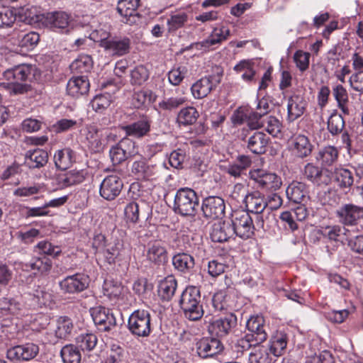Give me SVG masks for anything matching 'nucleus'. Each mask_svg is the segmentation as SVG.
<instances>
[{
	"label": "nucleus",
	"instance_id": "nucleus-1",
	"mask_svg": "<svg viewBox=\"0 0 363 363\" xmlns=\"http://www.w3.org/2000/svg\"><path fill=\"white\" fill-rule=\"evenodd\" d=\"M36 68L30 65L23 64L9 69L4 72V77L9 82L11 93L22 94L30 89V86L26 82L33 78Z\"/></svg>",
	"mask_w": 363,
	"mask_h": 363
},
{
	"label": "nucleus",
	"instance_id": "nucleus-2",
	"mask_svg": "<svg viewBox=\"0 0 363 363\" xmlns=\"http://www.w3.org/2000/svg\"><path fill=\"white\" fill-rule=\"evenodd\" d=\"M179 303L185 318L189 320L196 321L203 315L200 291L196 286L186 287L180 296Z\"/></svg>",
	"mask_w": 363,
	"mask_h": 363
},
{
	"label": "nucleus",
	"instance_id": "nucleus-3",
	"mask_svg": "<svg viewBox=\"0 0 363 363\" xmlns=\"http://www.w3.org/2000/svg\"><path fill=\"white\" fill-rule=\"evenodd\" d=\"M199 206V198L194 190L181 188L174 196V211L182 216H195Z\"/></svg>",
	"mask_w": 363,
	"mask_h": 363
},
{
	"label": "nucleus",
	"instance_id": "nucleus-4",
	"mask_svg": "<svg viewBox=\"0 0 363 363\" xmlns=\"http://www.w3.org/2000/svg\"><path fill=\"white\" fill-rule=\"evenodd\" d=\"M85 140L86 145L91 152H101L105 149L107 143L115 141L116 134L108 129L98 128L95 125H89L85 129Z\"/></svg>",
	"mask_w": 363,
	"mask_h": 363
},
{
	"label": "nucleus",
	"instance_id": "nucleus-5",
	"mask_svg": "<svg viewBox=\"0 0 363 363\" xmlns=\"http://www.w3.org/2000/svg\"><path fill=\"white\" fill-rule=\"evenodd\" d=\"M153 325L150 313L146 310L138 309L129 316L128 329L136 337H147L152 331Z\"/></svg>",
	"mask_w": 363,
	"mask_h": 363
},
{
	"label": "nucleus",
	"instance_id": "nucleus-6",
	"mask_svg": "<svg viewBox=\"0 0 363 363\" xmlns=\"http://www.w3.org/2000/svg\"><path fill=\"white\" fill-rule=\"evenodd\" d=\"M231 226L235 235L247 239L254 234L255 225L248 211L244 210L235 211L231 214Z\"/></svg>",
	"mask_w": 363,
	"mask_h": 363
},
{
	"label": "nucleus",
	"instance_id": "nucleus-7",
	"mask_svg": "<svg viewBox=\"0 0 363 363\" xmlns=\"http://www.w3.org/2000/svg\"><path fill=\"white\" fill-rule=\"evenodd\" d=\"M250 174L257 187L264 191H276L282 184L281 178L275 173L258 169L250 171Z\"/></svg>",
	"mask_w": 363,
	"mask_h": 363
},
{
	"label": "nucleus",
	"instance_id": "nucleus-8",
	"mask_svg": "<svg viewBox=\"0 0 363 363\" xmlns=\"http://www.w3.org/2000/svg\"><path fill=\"white\" fill-rule=\"evenodd\" d=\"M89 277L82 273L67 276L59 282V286L63 294H79L89 287Z\"/></svg>",
	"mask_w": 363,
	"mask_h": 363
},
{
	"label": "nucleus",
	"instance_id": "nucleus-9",
	"mask_svg": "<svg viewBox=\"0 0 363 363\" xmlns=\"http://www.w3.org/2000/svg\"><path fill=\"white\" fill-rule=\"evenodd\" d=\"M244 201L247 208L246 211L257 214L256 225L263 228L264 220L261 213L267 208L265 196L259 191H253L245 196Z\"/></svg>",
	"mask_w": 363,
	"mask_h": 363
},
{
	"label": "nucleus",
	"instance_id": "nucleus-10",
	"mask_svg": "<svg viewBox=\"0 0 363 363\" xmlns=\"http://www.w3.org/2000/svg\"><path fill=\"white\" fill-rule=\"evenodd\" d=\"M39 353V347L33 342L16 345L7 350L6 357L12 362L30 361Z\"/></svg>",
	"mask_w": 363,
	"mask_h": 363
},
{
	"label": "nucleus",
	"instance_id": "nucleus-11",
	"mask_svg": "<svg viewBox=\"0 0 363 363\" xmlns=\"http://www.w3.org/2000/svg\"><path fill=\"white\" fill-rule=\"evenodd\" d=\"M223 72L209 75L196 81L191 86V92L194 98L203 99L207 96L221 82Z\"/></svg>",
	"mask_w": 363,
	"mask_h": 363
},
{
	"label": "nucleus",
	"instance_id": "nucleus-12",
	"mask_svg": "<svg viewBox=\"0 0 363 363\" xmlns=\"http://www.w3.org/2000/svg\"><path fill=\"white\" fill-rule=\"evenodd\" d=\"M332 172L328 169L318 166L313 163H308L303 169L304 177L317 186H327L332 181Z\"/></svg>",
	"mask_w": 363,
	"mask_h": 363
},
{
	"label": "nucleus",
	"instance_id": "nucleus-13",
	"mask_svg": "<svg viewBox=\"0 0 363 363\" xmlns=\"http://www.w3.org/2000/svg\"><path fill=\"white\" fill-rule=\"evenodd\" d=\"M230 33V31L228 26L222 25L219 27H215L208 38L203 41L193 43L191 45V47L203 52L209 51L212 46L220 44L226 40Z\"/></svg>",
	"mask_w": 363,
	"mask_h": 363
},
{
	"label": "nucleus",
	"instance_id": "nucleus-14",
	"mask_svg": "<svg viewBox=\"0 0 363 363\" xmlns=\"http://www.w3.org/2000/svg\"><path fill=\"white\" fill-rule=\"evenodd\" d=\"M130 40L127 37L104 38L100 45L111 56L121 57L128 54L130 49Z\"/></svg>",
	"mask_w": 363,
	"mask_h": 363
},
{
	"label": "nucleus",
	"instance_id": "nucleus-15",
	"mask_svg": "<svg viewBox=\"0 0 363 363\" xmlns=\"http://www.w3.org/2000/svg\"><path fill=\"white\" fill-rule=\"evenodd\" d=\"M91 316L98 329L109 331L116 326V318L111 310L105 307H96L91 310Z\"/></svg>",
	"mask_w": 363,
	"mask_h": 363
},
{
	"label": "nucleus",
	"instance_id": "nucleus-16",
	"mask_svg": "<svg viewBox=\"0 0 363 363\" xmlns=\"http://www.w3.org/2000/svg\"><path fill=\"white\" fill-rule=\"evenodd\" d=\"M123 186V182L118 176L109 175L102 181L99 193L104 199L111 201L120 194Z\"/></svg>",
	"mask_w": 363,
	"mask_h": 363
},
{
	"label": "nucleus",
	"instance_id": "nucleus-17",
	"mask_svg": "<svg viewBox=\"0 0 363 363\" xmlns=\"http://www.w3.org/2000/svg\"><path fill=\"white\" fill-rule=\"evenodd\" d=\"M237 325V318L233 314L213 320L208 326L209 333L213 336L223 337Z\"/></svg>",
	"mask_w": 363,
	"mask_h": 363
},
{
	"label": "nucleus",
	"instance_id": "nucleus-18",
	"mask_svg": "<svg viewBox=\"0 0 363 363\" xmlns=\"http://www.w3.org/2000/svg\"><path fill=\"white\" fill-rule=\"evenodd\" d=\"M247 328L248 333L256 343L262 344L267 339V325L265 324V320L262 315H257L251 316L247 321Z\"/></svg>",
	"mask_w": 363,
	"mask_h": 363
},
{
	"label": "nucleus",
	"instance_id": "nucleus-19",
	"mask_svg": "<svg viewBox=\"0 0 363 363\" xmlns=\"http://www.w3.org/2000/svg\"><path fill=\"white\" fill-rule=\"evenodd\" d=\"M224 200L219 196H208L203 199L201 206L203 216L210 219H217L225 213Z\"/></svg>",
	"mask_w": 363,
	"mask_h": 363
},
{
	"label": "nucleus",
	"instance_id": "nucleus-20",
	"mask_svg": "<svg viewBox=\"0 0 363 363\" xmlns=\"http://www.w3.org/2000/svg\"><path fill=\"white\" fill-rule=\"evenodd\" d=\"M224 349L218 338L206 337L201 339L196 344L197 353L202 358H207L220 354Z\"/></svg>",
	"mask_w": 363,
	"mask_h": 363
},
{
	"label": "nucleus",
	"instance_id": "nucleus-21",
	"mask_svg": "<svg viewBox=\"0 0 363 363\" xmlns=\"http://www.w3.org/2000/svg\"><path fill=\"white\" fill-rule=\"evenodd\" d=\"M26 306L28 309H36L48 306L52 302V295L44 287L38 286L33 294L26 298Z\"/></svg>",
	"mask_w": 363,
	"mask_h": 363
},
{
	"label": "nucleus",
	"instance_id": "nucleus-22",
	"mask_svg": "<svg viewBox=\"0 0 363 363\" xmlns=\"http://www.w3.org/2000/svg\"><path fill=\"white\" fill-rule=\"evenodd\" d=\"M339 155L338 148L329 145L320 147L316 152L315 159L323 167L328 169L337 162Z\"/></svg>",
	"mask_w": 363,
	"mask_h": 363
},
{
	"label": "nucleus",
	"instance_id": "nucleus-23",
	"mask_svg": "<svg viewBox=\"0 0 363 363\" xmlns=\"http://www.w3.org/2000/svg\"><path fill=\"white\" fill-rule=\"evenodd\" d=\"M235 235L230 222L218 221L211 226L210 236L213 242H223Z\"/></svg>",
	"mask_w": 363,
	"mask_h": 363
},
{
	"label": "nucleus",
	"instance_id": "nucleus-24",
	"mask_svg": "<svg viewBox=\"0 0 363 363\" xmlns=\"http://www.w3.org/2000/svg\"><path fill=\"white\" fill-rule=\"evenodd\" d=\"M45 23L56 31L68 32L69 16L63 11L48 13L45 16Z\"/></svg>",
	"mask_w": 363,
	"mask_h": 363
},
{
	"label": "nucleus",
	"instance_id": "nucleus-25",
	"mask_svg": "<svg viewBox=\"0 0 363 363\" xmlns=\"http://www.w3.org/2000/svg\"><path fill=\"white\" fill-rule=\"evenodd\" d=\"M363 208L354 204H345L337 211L341 223L347 225H354L362 216Z\"/></svg>",
	"mask_w": 363,
	"mask_h": 363
},
{
	"label": "nucleus",
	"instance_id": "nucleus-26",
	"mask_svg": "<svg viewBox=\"0 0 363 363\" xmlns=\"http://www.w3.org/2000/svg\"><path fill=\"white\" fill-rule=\"evenodd\" d=\"M313 145L308 137L304 135L295 136L291 143V150L296 157L305 158L309 156L313 151Z\"/></svg>",
	"mask_w": 363,
	"mask_h": 363
},
{
	"label": "nucleus",
	"instance_id": "nucleus-27",
	"mask_svg": "<svg viewBox=\"0 0 363 363\" xmlns=\"http://www.w3.org/2000/svg\"><path fill=\"white\" fill-rule=\"evenodd\" d=\"M90 84L86 76L81 75L72 77L67 84V92L69 95L78 98L86 94L89 91Z\"/></svg>",
	"mask_w": 363,
	"mask_h": 363
},
{
	"label": "nucleus",
	"instance_id": "nucleus-28",
	"mask_svg": "<svg viewBox=\"0 0 363 363\" xmlns=\"http://www.w3.org/2000/svg\"><path fill=\"white\" fill-rule=\"evenodd\" d=\"M146 257L149 261L158 265L164 264L168 260L166 247L159 241L148 244Z\"/></svg>",
	"mask_w": 363,
	"mask_h": 363
},
{
	"label": "nucleus",
	"instance_id": "nucleus-29",
	"mask_svg": "<svg viewBox=\"0 0 363 363\" xmlns=\"http://www.w3.org/2000/svg\"><path fill=\"white\" fill-rule=\"evenodd\" d=\"M48 161L47 151L36 148L26 152L24 158V164L30 169H40L45 166Z\"/></svg>",
	"mask_w": 363,
	"mask_h": 363
},
{
	"label": "nucleus",
	"instance_id": "nucleus-30",
	"mask_svg": "<svg viewBox=\"0 0 363 363\" xmlns=\"http://www.w3.org/2000/svg\"><path fill=\"white\" fill-rule=\"evenodd\" d=\"M289 342L288 335L282 330H277L269 342V350L274 357L283 355Z\"/></svg>",
	"mask_w": 363,
	"mask_h": 363
},
{
	"label": "nucleus",
	"instance_id": "nucleus-31",
	"mask_svg": "<svg viewBox=\"0 0 363 363\" xmlns=\"http://www.w3.org/2000/svg\"><path fill=\"white\" fill-rule=\"evenodd\" d=\"M307 103L303 96L300 95H293L288 100L287 111L288 121L293 122L303 113L306 108Z\"/></svg>",
	"mask_w": 363,
	"mask_h": 363
},
{
	"label": "nucleus",
	"instance_id": "nucleus-32",
	"mask_svg": "<svg viewBox=\"0 0 363 363\" xmlns=\"http://www.w3.org/2000/svg\"><path fill=\"white\" fill-rule=\"evenodd\" d=\"M131 172L138 179H152L157 173L156 165L144 160L135 161L131 167Z\"/></svg>",
	"mask_w": 363,
	"mask_h": 363
},
{
	"label": "nucleus",
	"instance_id": "nucleus-33",
	"mask_svg": "<svg viewBox=\"0 0 363 363\" xmlns=\"http://www.w3.org/2000/svg\"><path fill=\"white\" fill-rule=\"evenodd\" d=\"M150 120L147 116H143L136 122L123 126L122 129L127 135L140 138L150 132Z\"/></svg>",
	"mask_w": 363,
	"mask_h": 363
},
{
	"label": "nucleus",
	"instance_id": "nucleus-34",
	"mask_svg": "<svg viewBox=\"0 0 363 363\" xmlns=\"http://www.w3.org/2000/svg\"><path fill=\"white\" fill-rule=\"evenodd\" d=\"M269 138L262 132H255L247 140V147L252 153H265Z\"/></svg>",
	"mask_w": 363,
	"mask_h": 363
},
{
	"label": "nucleus",
	"instance_id": "nucleus-35",
	"mask_svg": "<svg viewBox=\"0 0 363 363\" xmlns=\"http://www.w3.org/2000/svg\"><path fill=\"white\" fill-rule=\"evenodd\" d=\"M240 77L247 84H255L257 82V72L255 65L250 60H242L233 68Z\"/></svg>",
	"mask_w": 363,
	"mask_h": 363
},
{
	"label": "nucleus",
	"instance_id": "nucleus-36",
	"mask_svg": "<svg viewBox=\"0 0 363 363\" xmlns=\"http://www.w3.org/2000/svg\"><path fill=\"white\" fill-rule=\"evenodd\" d=\"M53 160L57 169L66 170L75 162V153L69 147L58 150L54 154Z\"/></svg>",
	"mask_w": 363,
	"mask_h": 363
},
{
	"label": "nucleus",
	"instance_id": "nucleus-37",
	"mask_svg": "<svg viewBox=\"0 0 363 363\" xmlns=\"http://www.w3.org/2000/svg\"><path fill=\"white\" fill-rule=\"evenodd\" d=\"M177 288V281L174 276H167L158 285V296L162 301H169L174 296Z\"/></svg>",
	"mask_w": 363,
	"mask_h": 363
},
{
	"label": "nucleus",
	"instance_id": "nucleus-38",
	"mask_svg": "<svg viewBox=\"0 0 363 363\" xmlns=\"http://www.w3.org/2000/svg\"><path fill=\"white\" fill-rule=\"evenodd\" d=\"M286 194L290 201L301 203L305 200L308 191L305 184L294 182L286 188Z\"/></svg>",
	"mask_w": 363,
	"mask_h": 363
},
{
	"label": "nucleus",
	"instance_id": "nucleus-39",
	"mask_svg": "<svg viewBox=\"0 0 363 363\" xmlns=\"http://www.w3.org/2000/svg\"><path fill=\"white\" fill-rule=\"evenodd\" d=\"M333 174L335 181L340 189H349L354 184L353 172L347 168L335 167Z\"/></svg>",
	"mask_w": 363,
	"mask_h": 363
},
{
	"label": "nucleus",
	"instance_id": "nucleus-40",
	"mask_svg": "<svg viewBox=\"0 0 363 363\" xmlns=\"http://www.w3.org/2000/svg\"><path fill=\"white\" fill-rule=\"evenodd\" d=\"M140 0H119L117 5V11L120 15L125 18L123 22L128 23L130 18L137 13V8L139 6Z\"/></svg>",
	"mask_w": 363,
	"mask_h": 363
},
{
	"label": "nucleus",
	"instance_id": "nucleus-41",
	"mask_svg": "<svg viewBox=\"0 0 363 363\" xmlns=\"http://www.w3.org/2000/svg\"><path fill=\"white\" fill-rule=\"evenodd\" d=\"M333 94L337 103V107L345 115H350L351 109L346 89L341 84L336 85L333 89Z\"/></svg>",
	"mask_w": 363,
	"mask_h": 363
},
{
	"label": "nucleus",
	"instance_id": "nucleus-42",
	"mask_svg": "<svg viewBox=\"0 0 363 363\" xmlns=\"http://www.w3.org/2000/svg\"><path fill=\"white\" fill-rule=\"evenodd\" d=\"M93 67V60L88 55H79L69 65V68L74 74H86Z\"/></svg>",
	"mask_w": 363,
	"mask_h": 363
},
{
	"label": "nucleus",
	"instance_id": "nucleus-43",
	"mask_svg": "<svg viewBox=\"0 0 363 363\" xmlns=\"http://www.w3.org/2000/svg\"><path fill=\"white\" fill-rule=\"evenodd\" d=\"M172 264L176 269L188 272L194 267V257L187 253H178L172 257Z\"/></svg>",
	"mask_w": 363,
	"mask_h": 363
},
{
	"label": "nucleus",
	"instance_id": "nucleus-44",
	"mask_svg": "<svg viewBox=\"0 0 363 363\" xmlns=\"http://www.w3.org/2000/svg\"><path fill=\"white\" fill-rule=\"evenodd\" d=\"M345 227L340 225L326 226L323 229V235L330 240L344 242L348 240L347 233Z\"/></svg>",
	"mask_w": 363,
	"mask_h": 363
},
{
	"label": "nucleus",
	"instance_id": "nucleus-45",
	"mask_svg": "<svg viewBox=\"0 0 363 363\" xmlns=\"http://www.w3.org/2000/svg\"><path fill=\"white\" fill-rule=\"evenodd\" d=\"M60 356L63 363H80L81 352L74 344H67L60 350Z\"/></svg>",
	"mask_w": 363,
	"mask_h": 363
},
{
	"label": "nucleus",
	"instance_id": "nucleus-46",
	"mask_svg": "<svg viewBox=\"0 0 363 363\" xmlns=\"http://www.w3.org/2000/svg\"><path fill=\"white\" fill-rule=\"evenodd\" d=\"M98 339L96 335L93 333L80 334L76 337V346L83 352H90L93 350L97 344Z\"/></svg>",
	"mask_w": 363,
	"mask_h": 363
},
{
	"label": "nucleus",
	"instance_id": "nucleus-47",
	"mask_svg": "<svg viewBox=\"0 0 363 363\" xmlns=\"http://www.w3.org/2000/svg\"><path fill=\"white\" fill-rule=\"evenodd\" d=\"M114 96L108 92L98 94L91 101L93 110L98 113H103L113 101Z\"/></svg>",
	"mask_w": 363,
	"mask_h": 363
},
{
	"label": "nucleus",
	"instance_id": "nucleus-48",
	"mask_svg": "<svg viewBox=\"0 0 363 363\" xmlns=\"http://www.w3.org/2000/svg\"><path fill=\"white\" fill-rule=\"evenodd\" d=\"M199 116V113L194 107L188 106L179 111L177 121L179 125H192L196 121Z\"/></svg>",
	"mask_w": 363,
	"mask_h": 363
},
{
	"label": "nucleus",
	"instance_id": "nucleus-49",
	"mask_svg": "<svg viewBox=\"0 0 363 363\" xmlns=\"http://www.w3.org/2000/svg\"><path fill=\"white\" fill-rule=\"evenodd\" d=\"M345 122L342 115L333 113L328 120L327 128L333 136L340 135L345 128Z\"/></svg>",
	"mask_w": 363,
	"mask_h": 363
},
{
	"label": "nucleus",
	"instance_id": "nucleus-50",
	"mask_svg": "<svg viewBox=\"0 0 363 363\" xmlns=\"http://www.w3.org/2000/svg\"><path fill=\"white\" fill-rule=\"evenodd\" d=\"M73 330L72 320L67 316H61L57 320V327L55 330L57 338L65 339L71 335Z\"/></svg>",
	"mask_w": 363,
	"mask_h": 363
},
{
	"label": "nucleus",
	"instance_id": "nucleus-51",
	"mask_svg": "<svg viewBox=\"0 0 363 363\" xmlns=\"http://www.w3.org/2000/svg\"><path fill=\"white\" fill-rule=\"evenodd\" d=\"M26 266L36 272L43 274L48 272L51 269L52 262L45 256L42 257H33Z\"/></svg>",
	"mask_w": 363,
	"mask_h": 363
},
{
	"label": "nucleus",
	"instance_id": "nucleus-52",
	"mask_svg": "<svg viewBox=\"0 0 363 363\" xmlns=\"http://www.w3.org/2000/svg\"><path fill=\"white\" fill-rule=\"evenodd\" d=\"M16 18V13L13 8L0 6V28L11 27Z\"/></svg>",
	"mask_w": 363,
	"mask_h": 363
},
{
	"label": "nucleus",
	"instance_id": "nucleus-53",
	"mask_svg": "<svg viewBox=\"0 0 363 363\" xmlns=\"http://www.w3.org/2000/svg\"><path fill=\"white\" fill-rule=\"evenodd\" d=\"M150 77V72L144 65L135 67L130 72V83L133 85L143 84Z\"/></svg>",
	"mask_w": 363,
	"mask_h": 363
},
{
	"label": "nucleus",
	"instance_id": "nucleus-54",
	"mask_svg": "<svg viewBox=\"0 0 363 363\" xmlns=\"http://www.w3.org/2000/svg\"><path fill=\"white\" fill-rule=\"evenodd\" d=\"M39 40L40 35L38 33L35 32H29L22 35H19L18 45L26 50H31L36 47Z\"/></svg>",
	"mask_w": 363,
	"mask_h": 363
},
{
	"label": "nucleus",
	"instance_id": "nucleus-55",
	"mask_svg": "<svg viewBox=\"0 0 363 363\" xmlns=\"http://www.w3.org/2000/svg\"><path fill=\"white\" fill-rule=\"evenodd\" d=\"M249 363H273L274 359L267 348L260 347L249 354Z\"/></svg>",
	"mask_w": 363,
	"mask_h": 363
},
{
	"label": "nucleus",
	"instance_id": "nucleus-56",
	"mask_svg": "<svg viewBox=\"0 0 363 363\" xmlns=\"http://www.w3.org/2000/svg\"><path fill=\"white\" fill-rule=\"evenodd\" d=\"M123 289V286L121 284L113 281L106 280L103 285L104 294L110 299L118 298L122 294Z\"/></svg>",
	"mask_w": 363,
	"mask_h": 363
},
{
	"label": "nucleus",
	"instance_id": "nucleus-57",
	"mask_svg": "<svg viewBox=\"0 0 363 363\" xmlns=\"http://www.w3.org/2000/svg\"><path fill=\"white\" fill-rule=\"evenodd\" d=\"M133 103L135 107L140 108L146 104L154 102L155 96L151 90H140L135 92L133 96Z\"/></svg>",
	"mask_w": 363,
	"mask_h": 363
},
{
	"label": "nucleus",
	"instance_id": "nucleus-58",
	"mask_svg": "<svg viewBox=\"0 0 363 363\" xmlns=\"http://www.w3.org/2000/svg\"><path fill=\"white\" fill-rule=\"evenodd\" d=\"M188 21V15L184 12L173 14L167 20V29L169 33L183 27Z\"/></svg>",
	"mask_w": 363,
	"mask_h": 363
},
{
	"label": "nucleus",
	"instance_id": "nucleus-59",
	"mask_svg": "<svg viewBox=\"0 0 363 363\" xmlns=\"http://www.w3.org/2000/svg\"><path fill=\"white\" fill-rule=\"evenodd\" d=\"M43 187L39 184L30 186H20L13 191V195L16 197L29 198L38 194Z\"/></svg>",
	"mask_w": 363,
	"mask_h": 363
},
{
	"label": "nucleus",
	"instance_id": "nucleus-60",
	"mask_svg": "<svg viewBox=\"0 0 363 363\" xmlns=\"http://www.w3.org/2000/svg\"><path fill=\"white\" fill-rule=\"evenodd\" d=\"M186 101L184 96L164 98L159 104V107L165 111H172L183 105Z\"/></svg>",
	"mask_w": 363,
	"mask_h": 363
},
{
	"label": "nucleus",
	"instance_id": "nucleus-61",
	"mask_svg": "<svg viewBox=\"0 0 363 363\" xmlns=\"http://www.w3.org/2000/svg\"><path fill=\"white\" fill-rule=\"evenodd\" d=\"M39 253L56 257L61 253V249L57 245H54L47 240L39 242L35 247Z\"/></svg>",
	"mask_w": 363,
	"mask_h": 363
},
{
	"label": "nucleus",
	"instance_id": "nucleus-62",
	"mask_svg": "<svg viewBox=\"0 0 363 363\" xmlns=\"http://www.w3.org/2000/svg\"><path fill=\"white\" fill-rule=\"evenodd\" d=\"M188 69L185 66H179L172 69L167 74L169 83L174 86L179 85L187 74Z\"/></svg>",
	"mask_w": 363,
	"mask_h": 363
},
{
	"label": "nucleus",
	"instance_id": "nucleus-63",
	"mask_svg": "<svg viewBox=\"0 0 363 363\" xmlns=\"http://www.w3.org/2000/svg\"><path fill=\"white\" fill-rule=\"evenodd\" d=\"M124 215L127 222L132 223H138L140 215L138 203L135 201L128 203L124 209Z\"/></svg>",
	"mask_w": 363,
	"mask_h": 363
},
{
	"label": "nucleus",
	"instance_id": "nucleus-64",
	"mask_svg": "<svg viewBox=\"0 0 363 363\" xmlns=\"http://www.w3.org/2000/svg\"><path fill=\"white\" fill-rule=\"evenodd\" d=\"M125 356L124 349L118 345L113 344L111 347L110 352L106 359V363H120Z\"/></svg>",
	"mask_w": 363,
	"mask_h": 363
}]
</instances>
